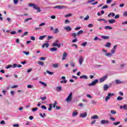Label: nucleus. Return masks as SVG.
Wrapping results in <instances>:
<instances>
[{
    "instance_id": "1",
    "label": "nucleus",
    "mask_w": 127,
    "mask_h": 127,
    "mask_svg": "<svg viewBox=\"0 0 127 127\" xmlns=\"http://www.w3.org/2000/svg\"><path fill=\"white\" fill-rule=\"evenodd\" d=\"M53 47H55L57 46L59 48L61 47V44H59V41L58 40H56L55 42H54L52 44Z\"/></svg>"
},
{
    "instance_id": "2",
    "label": "nucleus",
    "mask_w": 127,
    "mask_h": 127,
    "mask_svg": "<svg viewBox=\"0 0 127 127\" xmlns=\"http://www.w3.org/2000/svg\"><path fill=\"white\" fill-rule=\"evenodd\" d=\"M29 6H33V8L35 9H37L38 12H40V11H41L40 8L38 7L35 4L29 3Z\"/></svg>"
},
{
    "instance_id": "3",
    "label": "nucleus",
    "mask_w": 127,
    "mask_h": 127,
    "mask_svg": "<svg viewBox=\"0 0 127 127\" xmlns=\"http://www.w3.org/2000/svg\"><path fill=\"white\" fill-rule=\"evenodd\" d=\"M72 95H73V93L72 92H70L68 97L65 99V101L67 102V103H70V102L72 101Z\"/></svg>"
},
{
    "instance_id": "4",
    "label": "nucleus",
    "mask_w": 127,
    "mask_h": 127,
    "mask_svg": "<svg viewBox=\"0 0 127 127\" xmlns=\"http://www.w3.org/2000/svg\"><path fill=\"white\" fill-rule=\"evenodd\" d=\"M99 82V79H95L92 82L89 83L88 86L89 87H91L92 86H95L96 84H97Z\"/></svg>"
},
{
    "instance_id": "5",
    "label": "nucleus",
    "mask_w": 127,
    "mask_h": 127,
    "mask_svg": "<svg viewBox=\"0 0 127 127\" xmlns=\"http://www.w3.org/2000/svg\"><path fill=\"white\" fill-rule=\"evenodd\" d=\"M84 61V57H83L82 56H80L79 58V65H82L83 64V62Z\"/></svg>"
},
{
    "instance_id": "6",
    "label": "nucleus",
    "mask_w": 127,
    "mask_h": 127,
    "mask_svg": "<svg viewBox=\"0 0 127 127\" xmlns=\"http://www.w3.org/2000/svg\"><path fill=\"white\" fill-rule=\"evenodd\" d=\"M101 125H109L110 122L108 120H102L101 121Z\"/></svg>"
},
{
    "instance_id": "7",
    "label": "nucleus",
    "mask_w": 127,
    "mask_h": 127,
    "mask_svg": "<svg viewBox=\"0 0 127 127\" xmlns=\"http://www.w3.org/2000/svg\"><path fill=\"white\" fill-rule=\"evenodd\" d=\"M107 78H108V76L106 75L103 77H102L101 78H100L99 79V81L100 83H103V82H104L105 81H106V80H107Z\"/></svg>"
},
{
    "instance_id": "8",
    "label": "nucleus",
    "mask_w": 127,
    "mask_h": 127,
    "mask_svg": "<svg viewBox=\"0 0 127 127\" xmlns=\"http://www.w3.org/2000/svg\"><path fill=\"white\" fill-rule=\"evenodd\" d=\"M66 6L64 5H57L54 7V8H58L59 9H63V8H65Z\"/></svg>"
},
{
    "instance_id": "9",
    "label": "nucleus",
    "mask_w": 127,
    "mask_h": 127,
    "mask_svg": "<svg viewBox=\"0 0 127 127\" xmlns=\"http://www.w3.org/2000/svg\"><path fill=\"white\" fill-rule=\"evenodd\" d=\"M67 56H68V54L67 53L64 52L62 57V60L63 61H64V60H66V58H67Z\"/></svg>"
},
{
    "instance_id": "10",
    "label": "nucleus",
    "mask_w": 127,
    "mask_h": 127,
    "mask_svg": "<svg viewBox=\"0 0 127 127\" xmlns=\"http://www.w3.org/2000/svg\"><path fill=\"white\" fill-rule=\"evenodd\" d=\"M79 117L80 118H86L87 117V112H84L80 114Z\"/></svg>"
},
{
    "instance_id": "11",
    "label": "nucleus",
    "mask_w": 127,
    "mask_h": 127,
    "mask_svg": "<svg viewBox=\"0 0 127 127\" xmlns=\"http://www.w3.org/2000/svg\"><path fill=\"white\" fill-rule=\"evenodd\" d=\"M120 109H121V110H127V104H125L123 106H120Z\"/></svg>"
},
{
    "instance_id": "12",
    "label": "nucleus",
    "mask_w": 127,
    "mask_h": 127,
    "mask_svg": "<svg viewBox=\"0 0 127 127\" xmlns=\"http://www.w3.org/2000/svg\"><path fill=\"white\" fill-rule=\"evenodd\" d=\"M64 29L66 30V31H67V32L71 31L72 30V28H71V27L70 26L65 27H64Z\"/></svg>"
},
{
    "instance_id": "13",
    "label": "nucleus",
    "mask_w": 127,
    "mask_h": 127,
    "mask_svg": "<svg viewBox=\"0 0 127 127\" xmlns=\"http://www.w3.org/2000/svg\"><path fill=\"white\" fill-rule=\"evenodd\" d=\"M115 83H116L118 85H120L121 84H124V81L117 79L115 80Z\"/></svg>"
},
{
    "instance_id": "14",
    "label": "nucleus",
    "mask_w": 127,
    "mask_h": 127,
    "mask_svg": "<svg viewBox=\"0 0 127 127\" xmlns=\"http://www.w3.org/2000/svg\"><path fill=\"white\" fill-rule=\"evenodd\" d=\"M108 89H109V85H108V84H104L103 86V90L104 91H107Z\"/></svg>"
},
{
    "instance_id": "15",
    "label": "nucleus",
    "mask_w": 127,
    "mask_h": 127,
    "mask_svg": "<svg viewBox=\"0 0 127 127\" xmlns=\"http://www.w3.org/2000/svg\"><path fill=\"white\" fill-rule=\"evenodd\" d=\"M80 79H85V80L88 79V76L86 75H82L79 77Z\"/></svg>"
},
{
    "instance_id": "16",
    "label": "nucleus",
    "mask_w": 127,
    "mask_h": 127,
    "mask_svg": "<svg viewBox=\"0 0 127 127\" xmlns=\"http://www.w3.org/2000/svg\"><path fill=\"white\" fill-rule=\"evenodd\" d=\"M108 21L110 24H112V23H115V22H116V20L111 19L108 20Z\"/></svg>"
},
{
    "instance_id": "17",
    "label": "nucleus",
    "mask_w": 127,
    "mask_h": 127,
    "mask_svg": "<svg viewBox=\"0 0 127 127\" xmlns=\"http://www.w3.org/2000/svg\"><path fill=\"white\" fill-rule=\"evenodd\" d=\"M115 14L114 12H110L108 14V17H111V16H112V17H114L115 16Z\"/></svg>"
},
{
    "instance_id": "18",
    "label": "nucleus",
    "mask_w": 127,
    "mask_h": 127,
    "mask_svg": "<svg viewBox=\"0 0 127 127\" xmlns=\"http://www.w3.org/2000/svg\"><path fill=\"white\" fill-rule=\"evenodd\" d=\"M105 56H107V57H112V56H113V54L111 53H108L105 54Z\"/></svg>"
},
{
    "instance_id": "19",
    "label": "nucleus",
    "mask_w": 127,
    "mask_h": 127,
    "mask_svg": "<svg viewBox=\"0 0 127 127\" xmlns=\"http://www.w3.org/2000/svg\"><path fill=\"white\" fill-rule=\"evenodd\" d=\"M57 92H60V91H62V87L61 86H58L56 87Z\"/></svg>"
},
{
    "instance_id": "20",
    "label": "nucleus",
    "mask_w": 127,
    "mask_h": 127,
    "mask_svg": "<svg viewBox=\"0 0 127 127\" xmlns=\"http://www.w3.org/2000/svg\"><path fill=\"white\" fill-rule=\"evenodd\" d=\"M112 45V44L110 42H107L106 45H105V47H107V48H110V47Z\"/></svg>"
},
{
    "instance_id": "21",
    "label": "nucleus",
    "mask_w": 127,
    "mask_h": 127,
    "mask_svg": "<svg viewBox=\"0 0 127 127\" xmlns=\"http://www.w3.org/2000/svg\"><path fill=\"white\" fill-rule=\"evenodd\" d=\"M101 38H103V39H105L106 40L109 39V38H110V37L108 36H101Z\"/></svg>"
},
{
    "instance_id": "22",
    "label": "nucleus",
    "mask_w": 127,
    "mask_h": 127,
    "mask_svg": "<svg viewBox=\"0 0 127 127\" xmlns=\"http://www.w3.org/2000/svg\"><path fill=\"white\" fill-rule=\"evenodd\" d=\"M76 116H78V112L77 111H74L72 113V117H76Z\"/></svg>"
},
{
    "instance_id": "23",
    "label": "nucleus",
    "mask_w": 127,
    "mask_h": 127,
    "mask_svg": "<svg viewBox=\"0 0 127 127\" xmlns=\"http://www.w3.org/2000/svg\"><path fill=\"white\" fill-rule=\"evenodd\" d=\"M50 51H51V52H54L55 51H57V48H52L50 49Z\"/></svg>"
},
{
    "instance_id": "24",
    "label": "nucleus",
    "mask_w": 127,
    "mask_h": 127,
    "mask_svg": "<svg viewBox=\"0 0 127 127\" xmlns=\"http://www.w3.org/2000/svg\"><path fill=\"white\" fill-rule=\"evenodd\" d=\"M39 83L40 84H41V85H43V86H44L45 87H47V85L46 84H45V82L42 81H39Z\"/></svg>"
},
{
    "instance_id": "25",
    "label": "nucleus",
    "mask_w": 127,
    "mask_h": 127,
    "mask_svg": "<svg viewBox=\"0 0 127 127\" xmlns=\"http://www.w3.org/2000/svg\"><path fill=\"white\" fill-rule=\"evenodd\" d=\"M46 35H43V36H40L39 38V40H43V39H44V38H45V37H46Z\"/></svg>"
},
{
    "instance_id": "26",
    "label": "nucleus",
    "mask_w": 127,
    "mask_h": 127,
    "mask_svg": "<svg viewBox=\"0 0 127 127\" xmlns=\"http://www.w3.org/2000/svg\"><path fill=\"white\" fill-rule=\"evenodd\" d=\"M91 120L98 119H99V117L97 115H94V116L91 117Z\"/></svg>"
},
{
    "instance_id": "27",
    "label": "nucleus",
    "mask_w": 127,
    "mask_h": 127,
    "mask_svg": "<svg viewBox=\"0 0 127 127\" xmlns=\"http://www.w3.org/2000/svg\"><path fill=\"white\" fill-rule=\"evenodd\" d=\"M59 66V64H53V67H54V68H58Z\"/></svg>"
},
{
    "instance_id": "28",
    "label": "nucleus",
    "mask_w": 127,
    "mask_h": 127,
    "mask_svg": "<svg viewBox=\"0 0 127 127\" xmlns=\"http://www.w3.org/2000/svg\"><path fill=\"white\" fill-rule=\"evenodd\" d=\"M46 72L47 74H49V75H53V74H54V72L50 71L49 70H46Z\"/></svg>"
},
{
    "instance_id": "29",
    "label": "nucleus",
    "mask_w": 127,
    "mask_h": 127,
    "mask_svg": "<svg viewBox=\"0 0 127 127\" xmlns=\"http://www.w3.org/2000/svg\"><path fill=\"white\" fill-rule=\"evenodd\" d=\"M110 99H111V97L108 95H107L105 98V102H108V101H109Z\"/></svg>"
},
{
    "instance_id": "30",
    "label": "nucleus",
    "mask_w": 127,
    "mask_h": 127,
    "mask_svg": "<svg viewBox=\"0 0 127 127\" xmlns=\"http://www.w3.org/2000/svg\"><path fill=\"white\" fill-rule=\"evenodd\" d=\"M123 99H124V98H123L122 97L118 96L117 98V100H118V101H122Z\"/></svg>"
},
{
    "instance_id": "31",
    "label": "nucleus",
    "mask_w": 127,
    "mask_h": 127,
    "mask_svg": "<svg viewBox=\"0 0 127 127\" xmlns=\"http://www.w3.org/2000/svg\"><path fill=\"white\" fill-rule=\"evenodd\" d=\"M40 116L41 117V118H45V117H46L45 113H44L43 114L40 113Z\"/></svg>"
},
{
    "instance_id": "32",
    "label": "nucleus",
    "mask_w": 127,
    "mask_h": 127,
    "mask_svg": "<svg viewBox=\"0 0 127 127\" xmlns=\"http://www.w3.org/2000/svg\"><path fill=\"white\" fill-rule=\"evenodd\" d=\"M70 64L72 67H75V63H74V62H73L72 61L70 62Z\"/></svg>"
},
{
    "instance_id": "33",
    "label": "nucleus",
    "mask_w": 127,
    "mask_h": 127,
    "mask_svg": "<svg viewBox=\"0 0 127 127\" xmlns=\"http://www.w3.org/2000/svg\"><path fill=\"white\" fill-rule=\"evenodd\" d=\"M114 95H115L114 93H109L107 94V96L111 98V97H113V96H114Z\"/></svg>"
},
{
    "instance_id": "34",
    "label": "nucleus",
    "mask_w": 127,
    "mask_h": 127,
    "mask_svg": "<svg viewBox=\"0 0 127 127\" xmlns=\"http://www.w3.org/2000/svg\"><path fill=\"white\" fill-rule=\"evenodd\" d=\"M105 29L111 30V29H113V28L111 27H110L109 26H105Z\"/></svg>"
},
{
    "instance_id": "35",
    "label": "nucleus",
    "mask_w": 127,
    "mask_h": 127,
    "mask_svg": "<svg viewBox=\"0 0 127 127\" xmlns=\"http://www.w3.org/2000/svg\"><path fill=\"white\" fill-rule=\"evenodd\" d=\"M71 36L72 37H73V38H76V36H77V35H76V33H73L72 34H71Z\"/></svg>"
},
{
    "instance_id": "36",
    "label": "nucleus",
    "mask_w": 127,
    "mask_h": 127,
    "mask_svg": "<svg viewBox=\"0 0 127 127\" xmlns=\"http://www.w3.org/2000/svg\"><path fill=\"white\" fill-rule=\"evenodd\" d=\"M87 44H88V43L87 42H84L81 45L82 46H83V47H85V46H86V45H87Z\"/></svg>"
},
{
    "instance_id": "37",
    "label": "nucleus",
    "mask_w": 127,
    "mask_h": 127,
    "mask_svg": "<svg viewBox=\"0 0 127 127\" xmlns=\"http://www.w3.org/2000/svg\"><path fill=\"white\" fill-rule=\"evenodd\" d=\"M111 114H112L113 115H116V114H117V112H116L115 110H111Z\"/></svg>"
},
{
    "instance_id": "38",
    "label": "nucleus",
    "mask_w": 127,
    "mask_h": 127,
    "mask_svg": "<svg viewBox=\"0 0 127 127\" xmlns=\"http://www.w3.org/2000/svg\"><path fill=\"white\" fill-rule=\"evenodd\" d=\"M60 82L61 84H63V83H64V84H66V83H67V80H61Z\"/></svg>"
},
{
    "instance_id": "39",
    "label": "nucleus",
    "mask_w": 127,
    "mask_h": 127,
    "mask_svg": "<svg viewBox=\"0 0 127 127\" xmlns=\"http://www.w3.org/2000/svg\"><path fill=\"white\" fill-rule=\"evenodd\" d=\"M121 124V122H115L113 123V125L115 126H118V125H120Z\"/></svg>"
},
{
    "instance_id": "40",
    "label": "nucleus",
    "mask_w": 127,
    "mask_h": 127,
    "mask_svg": "<svg viewBox=\"0 0 127 127\" xmlns=\"http://www.w3.org/2000/svg\"><path fill=\"white\" fill-rule=\"evenodd\" d=\"M38 64L39 65H41V66H43V65H44V63L43 62H42V61H39L38 62Z\"/></svg>"
},
{
    "instance_id": "41",
    "label": "nucleus",
    "mask_w": 127,
    "mask_h": 127,
    "mask_svg": "<svg viewBox=\"0 0 127 127\" xmlns=\"http://www.w3.org/2000/svg\"><path fill=\"white\" fill-rule=\"evenodd\" d=\"M39 60H42L43 61H44L46 60V58L41 57V58H40Z\"/></svg>"
},
{
    "instance_id": "42",
    "label": "nucleus",
    "mask_w": 127,
    "mask_h": 127,
    "mask_svg": "<svg viewBox=\"0 0 127 127\" xmlns=\"http://www.w3.org/2000/svg\"><path fill=\"white\" fill-rule=\"evenodd\" d=\"M32 19V18H28L25 19L24 20V22H26L28 21V20H31Z\"/></svg>"
},
{
    "instance_id": "43",
    "label": "nucleus",
    "mask_w": 127,
    "mask_h": 127,
    "mask_svg": "<svg viewBox=\"0 0 127 127\" xmlns=\"http://www.w3.org/2000/svg\"><path fill=\"white\" fill-rule=\"evenodd\" d=\"M41 108L43 110H47V107L46 106L43 105L41 106Z\"/></svg>"
},
{
    "instance_id": "44",
    "label": "nucleus",
    "mask_w": 127,
    "mask_h": 127,
    "mask_svg": "<svg viewBox=\"0 0 127 127\" xmlns=\"http://www.w3.org/2000/svg\"><path fill=\"white\" fill-rule=\"evenodd\" d=\"M12 67V65L11 64H8L6 67V69H9V68H11Z\"/></svg>"
},
{
    "instance_id": "45",
    "label": "nucleus",
    "mask_w": 127,
    "mask_h": 127,
    "mask_svg": "<svg viewBox=\"0 0 127 127\" xmlns=\"http://www.w3.org/2000/svg\"><path fill=\"white\" fill-rule=\"evenodd\" d=\"M108 7H109V6H108V5H105L104 6H103L101 9H104L105 8H108Z\"/></svg>"
},
{
    "instance_id": "46",
    "label": "nucleus",
    "mask_w": 127,
    "mask_h": 127,
    "mask_svg": "<svg viewBox=\"0 0 127 127\" xmlns=\"http://www.w3.org/2000/svg\"><path fill=\"white\" fill-rule=\"evenodd\" d=\"M115 19H118V18H120V14H118L115 16Z\"/></svg>"
},
{
    "instance_id": "47",
    "label": "nucleus",
    "mask_w": 127,
    "mask_h": 127,
    "mask_svg": "<svg viewBox=\"0 0 127 127\" xmlns=\"http://www.w3.org/2000/svg\"><path fill=\"white\" fill-rule=\"evenodd\" d=\"M40 98L42 100V101H45V100H46V96L44 97H40Z\"/></svg>"
},
{
    "instance_id": "48",
    "label": "nucleus",
    "mask_w": 127,
    "mask_h": 127,
    "mask_svg": "<svg viewBox=\"0 0 127 127\" xmlns=\"http://www.w3.org/2000/svg\"><path fill=\"white\" fill-rule=\"evenodd\" d=\"M50 108H48V111H51V109H52V104H50Z\"/></svg>"
},
{
    "instance_id": "49",
    "label": "nucleus",
    "mask_w": 127,
    "mask_h": 127,
    "mask_svg": "<svg viewBox=\"0 0 127 127\" xmlns=\"http://www.w3.org/2000/svg\"><path fill=\"white\" fill-rule=\"evenodd\" d=\"M110 120H111V121H112L113 122H115V121H116V119H115V118L114 117H110Z\"/></svg>"
},
{
    "instance_id": "50",
    "label": "nucleus",
    "mask_w": 127,
    "mask_h": 127,
    "mask_svg": "<svg viewBox=\"0 0 127 127\" xmlns=\"http://www.w3.org/2000/svg\"><path fill=\"white\" fill-rule=\"evenodd\" d=\"M89 15H87L86 16V17L84 18V20H88V19H89Z\"/></svg>"
},
{
    "instance_id": "51",
    "label": "nucleus",
    "mask_w": 127,
    "mask_h": 127,
    "mask_svg": "<svg viewBox=\"0 0 127 127\" xmlns=\"http://www.w3.org/2000/svg\"><path fill=\"white\" fill-rule=\"evenodd\" d=\"M52 38H53V37L52 36H48L47 39H48V40H50V39H52Z\"/></svg>"
},
{
    "instance_id": "52",
    "label": "nucleus",
    "mask_w": 127,
    "mask_h": 127,
    "mask_svg": "<svg viewBox=\"0 0 127 127\" xmlns=\"http://www.w3.org/2000/svg\"><path fill=\"white\" fill-rule=\"evenodd\" d=\"M12 67H13V68H16V67H17V64H13V65H12Z\"/></svg>"
},
{
    "instance_id": "53",
    "label": "nucleus",
    "mask_w": 127,
    "mask_h": 127,
    "mask_svg": "<svg viewBox=\"0 0 127 127\" xmlns=\"http://www.w3.org/2000/svg\"><path fill=\"white\" fill-rule=\"evenodd\" d=\"M112 1H113V0H107L106 1L107 3L109 4V3H111V2H112Z\"/></svg>"
},
{
    "instance_id": "54",
    "label": "nucleus",
    "mask_w": 127,
    "mask_h": 127,
    "mask_svg": "<svg viewBox=\"0 0 127 127\" xmlns=\"http://www.w3.org/2000/svg\"><path fill=\"white\" fill-rule=\"evenodd\" d=\"M32 87H33V86L31 85H27V88H28V89H32Z\"/></svg>"
},
{
    "instance_id": "55",
    "label": "nucleus",
    "mask_w": 127,
    "mask_h": 127,
    "mask_svg": "<svg viewBox=\"0 0 127 127\" xmlns=\"http://www.w3.org/2000/svg\"><path fill=\"white\" fill-rule=\"evenodd\" d=\"M14 4H17L18 3V0H13Z\"/></svg>"
},
{
    "instance_id": "56",
    "label": "nucleus",
    "mask_w": 127,
    "mask_h": 127,
    "mask_svg": "<svg viewBox=\"0 0 127 127\" xmlns=\"http://www.w3.org/2000/svg\"><path fill=\"white\" fill-rule=\"evenodd\" d=\"M37 110H38V108H34L32 109V112H35V111H37Z\"/></svg>"
},
{
    "instance_id": "57",
    "label": "nucleus",
    "mask_w": 127,
    "mask_h": 127,
    "mask_svg": "<svg viewBox=\"0 0 127 127\" xmlns=\"http://www.w3.org/2000/svg\"><path fill=\"white\" fill-rule=\"evenodd\" d=\"M77 42V38H75V39H73L71 41V42H72V43H75V42Z\"/></svg>"
},
{
    "instance_id": "58",
    "label": "nucleus",
    "mask_w": 127,
    "mask_h": 127,
    "mask_svg": "<svg viewBox=\"0 0 127 127\" xmlns=\"http://www.w3.org/2000/svg\"><path fill=\"white\" fill-rule=\"evenodd\" d=\"M27 33H28V32H25L23 35H21V37H23V36L27 35Z\"/></svg>"
},
{
    "instance_id": "59",
    "label": "nucleus",
    "mask_w": 127,
    "mask_h": 127,
    "mask_svg": "<svg viewBox=\"0 0 127 127\" xmlns=\"http://www.w3.org/2000/svg\"><path fill=\"white\" fill-rule=\"evenodd\" d=\"M23 53H24V54H26V55H29V52H23Z\"/></svg>"
},
{
    "instance_id": "60",
    "label": "nucleus",
    "mask_w": 127,
    "mask_h": 127,
    "mask_svg": "<svg viewBox=\"0 0 127 127\" xmlns=\"http://www.w3.org/2000/svg\"><path fill=\"white\" fill-rule=\"evenodd\" d=\"M13 127H19V124H14V125H13Z\"/></svg>"
},
{
    "instance_id": "61",
    "label": "nucleus",
    "mask_w": 127,
    "mask_h": 127,
    "mask_svg": "<svg viewBox=\"0 0 127 127\" xmlns=\"http://www.w3.org/2000/svg\"><path fill=\"white\" fill-rule=\"evenodd\" d=\"M72 14H68L65 15V17H69V16H71Z\"/></svg>"
},
{
    "instance_id": "62",
    "label": "nucleus",
    "mask_w": 127,
    "mask_h": 127,
    "mask_svg": "<svg viewBox=\"0 0 127 127\" xmlns=\"http://www.w3.org/2000/svg\"><path fill=\"white\" fill-rule=\"evenodd\" d=\"M120 7H124L125 6V3H122L119 5Z\"/></svg>"
},
{
    "instance_id": "63",
    "label": "nucleus",
    "mask_w": 127,
    "mask_h": 127,
    "mask_svg": "<svg viewBox=\"0 0 127 127\" xmlns=\"http://www.w3.org/2000/svg\"><path fill=\"white\" fill-rule=\"evenodd\" d=\"M124 16H127V11L124 12L123 13Z\"/></svg>"
},
{
    "instance_id": "64",
    "label": "nucleus",
    "mask_w": 127,
    "mask_h": 127,
    "mask_svg": "<svg viewBox=\"0 0 127 127\" xmlns=\"http://www.w3.org/2000/svg\"><path fill=\"white\" fill-rule=\"evenodd\" d=\"M56 105H57V102L55 101V103L53 104V108H55L56 107Z\"/></svg>"
}]
</instances>
